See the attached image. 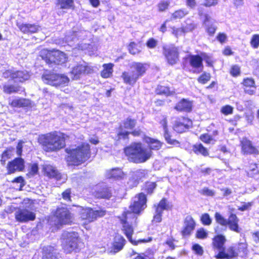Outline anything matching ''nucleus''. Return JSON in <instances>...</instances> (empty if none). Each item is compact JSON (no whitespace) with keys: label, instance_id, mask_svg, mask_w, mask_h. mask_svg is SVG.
Returning a JSON list of instances; mask_svg holds the SVG:
<instances>
[{"label":"nucleus","instance_id":"4d7b16f0","mask_svg":"<svg viewBox=\"0 0 259 259\" xmlns=\"http://www.w3.org/2000/svg\"><path fill=\"white\" fill-rule=\"evenodd\" d=\"M200 140L207 144H210V143H213V142H212L213 141L212 138L209 135L207 134H203L200 136Z\"/></svg>","mask_w":259,"mask_h":259},{"label":"nucleus","instance_id":"c756f323","mask_svg":"<svg viewBox=\"0 0 259 259\" xmlns=\"http://www.w3.org/2000/svg\"><path fill=\"white\" fill-rule=\"evenodd\" d=\"M226 241L225 236L219 235L215 236L212 239V245L214 248L222 249Z\"/></svg>","mask_w":259,"mask_h":259},{"label":"nucleus","instance_id":"49530a36","mask_svg":"<svg viewBox=\"0 0 259 259\" xmlns=\"http://www.w3.org/2000/svg\"><path fill=\"white\" fill-rule=\"evenodd\" d=\"M234 108L230 105H225L223 106L221 109V112L225 115H228L233 113Z\"/></svg>","mask_w":259,"mask_h":259},{"label":"nucleus","instance_id":"473e14b6","mask_svg":"<svg viewBox=\"0 0 259 259\" xmlns=\"http://www.w3.org/2000/svg\"><path fill=\"white\" fill-rule=\"evenodd\" d=\"M113 66L114 65L112 63L104 64L103 65V70L101 73V76L105 78L110 77L113 71Z\"/></svg>","mask_w":259,"mask_h":259},{"label":"nucleus","instance_id":"5701e85b","mask_svg":"<svg viewBox=\"0 0 259 259\" xmlns=\"http://www.w3.org/2000/svg\"><path fill=\"white\" fill-rule=\"evenodd\" d=\"M17 26L23 33H35L39 29L40 27L35 24H20L17 23Z\"/></svg>","mask_w":259,"mask_h":259},{"label":"nucleus","instance_id":"3c124183","mask_svg":"<svg viewBox=\"0 0 259 259\" xmlns=\"http://www.w3.org/2000/svg\"><path fill=\"white\" fill-rule=\"evenodd\" d=\"M207 232L203 228L198 229L196 233V237L199 239H205L207 238Z\"/></svg>","mask_w":259,"mask_h":259},{"label":"nucleus","instance_id":"69168bd1","mask_svg":"<svg viewBox=\"0 0 259 259\" xmlns=\"http://www.w3.org/2000/svg\"><path fill=\"white\" fill-rule=\"evenodd\" d=\"M23 144H24V142L22 141H20L19 142V143H18L17 146L16 147V154L19 156H20L22 155Z\"/></svg>","mask_w":259,"mask_h":259},{"label":"nucleus","instance_id":"bb28decb","mask_svg":"<svg viewBox=\"0 0 259 259\" xmlns=\"http://www.w3.org/2000/svg\"><path fill=\"white\" fill-rule=\"evenodd\" d=\"M145 142L147 144L149 150H158L162 145V143L160 141L150 137H147L145 139Z\"/></svg>","mask_w":259,"mask_h":259},{"label":"nucleus","instance_id":"5fc2aeb1","mask_svg":"<svg viewBox=\"0 0 259 259\" xmlns=\"http://www.w3.org/2000/svg\"><path fill=\"white\" fill-rule=\"evenodd\" d=\"M201 194L207 196H213L215 195V191L209 189L208 188L204 187L200 191Z\"/></svg>","mask_w":259,"mask_h":259},{"label":"nucleus","instance_id":"2f4dec72","mask_svg":"<svg viewBox=\"0 0 259 259\" xmlns=\"http://www.w3.org/2000/svg\"><path fill=\"white\" fill-rule=\"evenodd\" d=\"M54 247L51 246L43 248L42 259H57Z\"/></svg>","mask_w":259,"mask_h":259},{"label":"nucleus","instance_id":"1a4fd4ad","mask_svg":"<svg viewBox=\"0 0 259 259\" xmlns=\"http://www.w3.org/2000/svg\"><path fill=\"white\" fill-rule=\"evenodd\" d=\"M80 218L82 220H86L88 223L93 222L98 217H103L105 215V211L103 210H94L89 207H80Z\"/></svg>","mask_w":259,"mask_h":259},{"label":"nucleus","instance_id":"72a5a7b5","mask_svg":"<svg viewBox=\"0 0 259 259\" xmlns=\"http://www.w3.org/2000/svg\"><path fill=\"white\" fill-rule=\"evenodd\" d=\"M112 195V192L110 189L108 188H103L101 190L96 192L95 196L99 198L109 199Z\"/></svg>","mask_w":259,"mask_h":259},{"label":"nucleus","instance_id":"f257e3e1","mask_svg":"<svg viewBox=\"0 0 259 259\" xmlns=\"http://www.w3.org/2000/svg\"><path fill=\"white\" fill-rule=\"evenodd\" d=\"M147 199L146 195L141 193L136 196L133 203L130 206V210L124 212L120 219L122 224V231L129 241L134 245H137L139 243H146L152 241V238L149 237L146 239L133 240L132 238L134 232L133 227L129 224L131 218H135L136 214H139L146 207Z\"/></svg>","mask_w":259,"mask_h":259},{"label":"nucleus","instance_id":"7c9ffc66","mask_svg":"<svg viewBox=\"0 0 259 259\" xmlns=\"http://www.w3.org/2000/svg\"><path fill=\"white\" fill-rule=\"evenodd\" d=\"M190 64L195 68H200L201 71L203 68L202 57L198 55L191 56L190 58Z\"/></svg>","mask_w":259,"mask_h":259},{"label":"nucleus","instance_id":"20e7f679","mask_svg":"<svg viewBox=\"0 0 259 259\" xmlns=\"http://www.w3.org/2000/svg\"><path fill=\"white\" fill-rule=\"evenodd\" d=\"M67 161L69 165H79L89 159L91 156L90 147L88 143H82L66 149Z\"/></svg>","mask_w":259,"mask_h":259},{"label":"nucleus","instance_id":"39448f33","mask_svg":"<svg viewBox=\"0 0 259 259\" xmlns=\"http://www.w3.org/2000/svg\"><path fill=\"white\" fill-rule=\"evenodd\" d=\"M130 68V71H124L122 73L121 77L125 83L133 85L145 73L147 65L146 64L134 62L132 64Z\"/></svg>","mask_w":259,"mask_h":259},{"label":"nucleus","instance_id":"7ed1b4c3","mask_svg":"<svg viewBox=\"0 0 259 259\" xmlns=\"http://www.w3.org/2000/svg\"><path fill=\"white\" fill-rule=\"evenodd\" d=\"M124 152L128 160L136 163L145 162L152 155V152L144 147L141 143H132L124 148Z\"/></svg>","mask_w":259,"mask_h":259},{"label":"nucleus","instance_id":"cd10ccee","mask_svg":"<svg viewBox=\"0 0 259 259\" xmlns=\"http://www.w3.org/2000/svg\"><path fill=\"white\" fill-rule=\"evenodd\" d=\"M125 240L120 235H117L115 237L113 244L114 252L116 253L121 250L125 244Z\"/></svg>","mask_w":259,"mask_h":259},{"label":"nucleus","instance_id":"79ce46f5","mask_svg":"<svg viewBox=\"0 0 259 259\" xmlns=\"http://www.w3.org/2000/svg\"><path fill=\"white\" fill-rule=\"evenodd\" d=\"M259 173V170L256 164H251L247 171L248 175L250 177H254Z\"/></svg>","mask_w":259,"mask_h":259},{"label":"nucleus","instance_id":"37998d69","mask_svg":"<svg viewBox=\"0 0 259 259\" xmlns=\"http://www.w3.org/2000/svg\"><path fill=\"white\" fill-rule=\"evenodd\" d=\"M170 4L169 1H162L157 5V8L159 12H164L166 10Z\"/></svg>","mask_w":259,"mask_h":259},{"label":"nucleus","instance_id":"864d4df0","mask_svg":"<svg viewBox=\"0 0 259 259\" xmlns=\"http://www.w3.org/2000/svg\"><path fill=\"white\" fill-rule=\"evenodd\" d=\"M201 221L204 225H210L211 223V219L208 213L203 214L201 217Z\"/></svg>","mask_w":259,"mask_h":259},{"label":"nucleus","instance_id":"052dcab7","mask_svg":"<svg viewBox=\"0 0 259 259\" xmlns=\"http://www.w3.org/2000/svg\"><path fill=\"white\" fill-rule=\"evenodd\" d=\"M55 51H56L55 50L49 51V54H48V55H47V58L46 60V62L47 63H53L54 62V60H55L54 58Z\"/></svg>","mask_w":259,"mask_h":259},{"label":"nucleus","instance_id":"de8ad7c7","mask_svg":"<svg viewBox=\"0 0 259 259\" xmlns=\"http://www.w3.org/2000/svg\"><path fill=\"white\" fill-rule=\"evenodd\" d=\"M210 79V74L208 73H204L198 78V81L201 83L205 84Z\"/></svg>","mask_w":259,"mask_h":259},{"label":"nucleus","instance_id":"4c0bfd02","mask_svg":"<svg viewBox=\"0 0 259 259\" xmlns=\"http://www.w3.org/2000/svg\"><path fill=\"white\" fill-rule=\"evenodd\" d=\"M188 14V11L185 9H179L174 12L171 16V20L180 19L184 18L185 16Z\"/></svg>","mask_w":259,"mask_h":259},{"label":"nucleus","instance_id":"2eb2a0df","mask_svg":"<svg viewBox=\"0 0 259 259\" xmlns=\"http://www.w3.org/2000/svg\"><path fill=\"white\" fill-rule=\"evenodd\" d=\"M16 220L19 222H26L33 221L35 214L27 209H18L15 213Z\"/></svg>","mask_w":259,"mask_h":259},{"label":"nucleus","instance_id":"603ef678","mask_svg":"<svg viewBox=\"0 0 259 259\" xmlns=\"http://www.w3.org/2000/svg\"><path fill=\"white\" fill-rule=\"evenodd\" d=\"M202 60H204L209 66H212L213 63V60L212 59L211 57L208 56L206 53H201V54Z\"/></svg>","mask_w":259,"mask_h":259},{"label":"nucleus","instance_id":"13d9d810","mask_svg":"<svg viewBox=\"0 0 259 259\" xmlns=\"http://www.w3.org/2000/svg\"><path fill=\"white\" fill-rule=\"evenodd\" d=\"M171 29L172 34H174L176 37H178L179 36L181 35L183 33H185L184 31V28L182 27L180 28L172 27H171Z\"/></svg>","mask_w":259,"mask_h":259},{"label":"nucleus","instance_id":"4468645a","mask_svg":"<svg viewBox=\"0 0 259 259\" xmlns=\"http://www.w3.org/2000/svg\"><path fill=\"white\" fill-rule=\"evenodd\" d=\"M136 120L132 119L131 118H127L125 120L123 123V125H120L118 132L117 137L118 140L121 139H126L127 138L129 133L123 130V128L125 129L131 130L136 125Z\"/></svg>","mask_w":259,"mask_h":259},{"label":"nucleus","instance_id":"dca6fc26","mask_svg":"<svg viewBox=\"0 0 259 259\" xmlns=\"http://www.w3.org/2000/svg\"><path fill=\"white\" fill-rule=\"evenodd\" d=\"M8 174L14 173L16 171H22L24 168V161L21 158H16L9 162L7 165Z\"/></svg>","mask_w":259,"mask_h":259},{"label":"nucleus","instance_id":"f3484780","mask_svg":"<svg viewBox=\"0 0 259 259\" xmlns=\"http://www.w3.org/2000/svg\"><path fill=\"white\" fill-rule=\"evenodd\" d=\"M147 174V170L145 169H139L134 172L129 180L128 184L132 187L137 186L140 181L145 178Z\"/></svg>","mask_w":259,"mask_h":259},{"label":"nucleus","instance_id":"f704fd0d","mask_svg":"<svg viewBox=\"0 0 259 259\" xmlns=\"http://www.w3.org/2000/svg\"><path fill=\"white\" fill-rule=\"evenodd\" d=\"M55 60L54 63L57 64H63L66 62L67 57L62 52L56 50L54 53Z\"/></svg>","mask_w":259,"mask_h":259},{"label":"nucleus","instance_id":"ddd939ff","mask_svg":"<svg viewBox=\"0 0 259 259\" xmlns=\"http://www.w3.org/2000/svg\"><path fill=\"white\" fill-rule=\"evenodd\" d=\"M93 71V68L90 66L84 65H77L74 67L70 73L71 78L76 80L84 73L89 74Z\"/></svg>","mask_w":259,"mask_h":259},{"label":"nucleus","instance_id":"a18cd8bd","mask_svg":"<svg viewBox=\"0 0 259 259\" xmlns=\"http://www.w3.org/2000/svg\"><path fill=\"white\" fill-rule=\"evenodd\" d=\"M156 93L158 94H164L167 96L172 94L168 88L163 86L158 87L156 90Z\"/></svg>","mask_w":259,"mask_h":259},{"label":"nucleus","instance_id":"9b49d317","mask_svg":"<svg viewBox=\"0 0 259 259\" xmlns=\"http://www.w3.org/2000/svg\"><path fill=\"white\" fill-rule=\"evenodd\" d=\"M3 76L6 78H11L15 82H23L29 78L30 75L26 71L8 70L4 72Z\"/></svg>","mask_w":259,"mask_h":259},{"label":"nucleus","instance_id":"c03bdc74","mask_svg":"<svg viewBox=\"0 0 259 259\" xmlns=\"http://www.w3.org/2000/svg\"><path fill=\"white\" fill-rule=\"evenodd\" d=\"M250 45L254 49H257L259 47V34H256L252 35L250 39Z\"/></svg>","mask_w":259,"mask_h":259},{"label":"nucleus","instance_id":"e2e57ef3","mask_svg":"<svg viewBox=\"0 0 259 259\" xmlns=\"http://www.w3.org/2000/svg\"><path fill=\"white\" fill-rule=\"evenodd\" d=\"M193 249L195 253L198 255H202L203 253L202 247L198 244H194L193 246Z\"/></svg>","mask_w":259,"mask_h":259},{"label":"nucleus","instance_id":"c9c22d12","mask_svg":"<svg viewBox=\"0 0 259 259\" xmlns=\"http://www.w3.org/2000/svg\"><path fill=\"white\" fill-rule=\"evenodd\" d=\"M193 150L196 154H201L204 156L208 155V151L202 144H195L193 147Z\"/></svg>","mask_w":259,"mask_h":259},{"label":"nucleus","instance_id":"a878e982","mask_svg":"<svg viewBox=\"0 0 259 259\" xmlns=\"http://www.w3.org/2000/svg\"><path fill=\"white\" fill-rule=\"evenodd\" d=\"M125 174L122 170L119 168H115L107 171L106 177L108 178H112L116 180L123 179Z\"/></svg>","mask_w":259,"mask_h":259},{"label":"nucleus","instance_id":"aec40b11","mask_svg":"<svg viewBox=\"0 0 259 259\" xmlns=\"http://www.w3.org/2000/svg\"><path fill=\"white\" fill-rule=\"evenodd\" d=\"M44 175L50 178H55L58 180L61 176L58 170L54 166L50 164H45L42 166Z\"/></svg>","mask_w":259,"mask_h":259},{"label":"nucleus","instance_id":"8fccbe9b","mask_svg":"<svg viewBox=\"0 0 259 259\" xmlns=\"http://www.w3.org/2000/svg\"><path fill=\"white\" fill-rule=\"evenodd\" d=\"M243 85H244L245 88H252L256 89L255 86V82L252 78H247L244 79L243 80Z\"/></svg>","mask_w":259,"mask_h":259},{"label":"nucleus","instance_id":"f03ea898","mask_svg":"<svg viewBox=\"0 0 259 259\" xmlns=\"http://www.w3.org/2000/svg\"><path fill=\"white\" fill-rule=\"evenodd\" d=\"M38 142L46 152H56L65 146V135L56 132L40 135Z\"/></svg>","mask_w":259,"mask_h":259},{"label":"nucleus","instance_id":"c85d7f7f","mask_svg":"<svg viewBox=\"0 0 259 259\" xmlns=\"http://www.w3.org/2000/svg\"><path fill=\"white\" fill-rule=\"evenodd\" d=\"M228 225H229L230 230L237 233L240 232V229L238 227V220L235 214H231L228 219Z\"/></svg>","mask_w":259,"mask_h":259},{"label":"nucleus","instance_id":"e433bc0d","mask_svg":"<svg viewBox=\"0 0 259 259\" xmlns=\"http://www.w3.org/2000/svg\"><path fill=\"white\" fill-rule=\"evenodd\" d=\"M57 5L62 9H71L74 5L73 0H56Z\"/></svg>","mask_w":259,"mask_h":259},{"label":"nucleus","instance_id":"9d476101","mask_svg":"<svg viewBox=\"0 0 259 259\" xmlns=\"http://www.w3.org/2000/svg\"><path fill=\"white\" fill-rule=\"evenodd\" d=\"M155 213L152 220V223H160L162 221V214L163 210L170 209L171 207V205L165 199H162L158 204L154 205Z\"/></svg>","mask_w":259,"mask_h":259},{"label":"nucleus","instance_id":"09e8293b","mask_svg":"<svg viewBox=\"0 0 259 259\" xmlns=\"http://www.w3.org/2000/svg\"><path fill=\"white\" fill-rule=\"evenodd\" d=\"M128 50L131 54L135 55L139 53L140 50L138 48L137 45L134 42H131L128 46Z\"/></svg>","mask_w":259,"mask_h":259},{"label":"nucleus","instance_id":"ea45409f","mask_svg":"<svg viewBox=\"0 0 259 259\" xmlns=\"http://www.w3.org/2000/svg\"><path fill=\"white\" fill-rule=\"evenodd\" d=\"M219 250V252L218 254L215 255L214 257L217 259H224L226 258H229L232 257L233 256V253H231L229 254L225 251V248H223L222 249H218Z\"/></svg>","mask_w":259,"mask_h":259},{"label":"nucleus","instance_id":"0eeeda50","mask_svg":"<svg viewBox=\"0 0 259 259\" xmlns=\"http://www.w3.org/2000/svg\"><path fill=\"white\" fill-rule=\"evenodd\" d=\"M41 78L44 83L56 87L67 85L70 80L68 76L64 74L51 72L44 73Z\"/></svg>","mask_w":259,"mask_h":259},{"label":"nucleus","instance_id":"a211bd4d","mask_svg":"<svg viewBox=\"0 0 259 259\" xmlns=\"http://www.w3.org/2000/svg\"><path fill=\"white\" fill-rule=\"evenodd\" d=\"M242 152L244 154H258V150L252 145L251 142L246 138H243L241 141Z\"/></svg>","mask_w":259,"mask_h":259},{"label":"nucleus","instance_id":"4be33fe9","mask_svg":"<svg viewBox=\"0 0 259 259\" xmlns=\"http://www.w3.org/2000/svg\"><path fill=\"white\" fill-rule=\"evenodd\" d=\"M203 24L209 35H212L215 33L216 26L214 25V20L207 14L204 15Z\"/></svg>","mask_w":259,"mask_h":259},{"label":"nucleus","instance_id":"bf43d9fd","mask_svg":"<svg viewBox=\"0 0 259 259\" xmlns=\"http://www.w3.org/2000/svg\"><path fill=\"white\" fill-rule=\"evenodd\" d=\"M156 187V184L154 182L148 183L146 184L145 190L148 193H152Z\"/></svg>","mask_w":259,"mask_h":259},{"label":"nucleus","instance_id":"58836bf2","mask_svg":"<svg viewBox=\"0 0 259 259\" xmlns=\"http://www.w3.org/2000/svg\"><path fill=\"white\" fill-rule=\"evenodd\" d=\"M19 87L18 85L5 84L3 87V91L5 93L11 94L19 91Z\"/></svg>","mask_w":259,"mask_h":259},{"label":"nucleus","instance_id":"774afa93","mask_svg":"<svg viewBox=\"0 0 259 259\" xmlns=\"http://www.w3.org/2000/svg\"><path fill=\"white\" fill-rule=\"evenodd\" d=\"M218 0H204L203 5L206 7H211L218 4Z\"/></svg>","mask_w":259,"mask_h":259},{"label":"nucleus","instance_id":"6ab92c4d","mask_svg":"<svg viewBox=\"0 0 259 259\" xmlns=\"http://www.w3.org/2000/svg\"><path fill=\"white\" fill-rule=\"evenodd\" d=\"M195 227V222L190 215L186 217L184 221V228L182 231L183 236H188L191 234Z\"/></svg>","mask_w":259,"mask_h":259},{"label":"nucleus","instance_id":"423d86ee","mask_svg":"<svg viewBox=\"0 0 259 259\" xmlns=\"http://www.w3.org/2000/svg\"><path fill=\"white\" fill-rule=\"evenodd\" d=\"M62 239L63 249L66 253L77 252L79 250L78 236L75 232H64Z\"/></svg>","mask_w":259,"mask_h":259},{"label":"nucleus","instance_id":"0e129e2a","mask_svg":"<svg viewBox=\"0 0 259 259\" xmlns=\"http://www.w3.org/2000/svg\"><path fill=\"white\" fill-rule=\"evenodd\" d=\"M184 28V31L185 33L190 32L194 30L195 28V25L193 23L187 24L186 26H183Z\"/></svg>","mask_w":259,"mask_h":259},{"label":"nucleus","instance_id":"b1692460","mask_svg":"<svg viewBox=\"0 0 259 259\" xmlns=\"http://www.w3.org/2000/svg\"><path fill=\"white\" fill-rule=\"evenodd\" d=\"M192 108V102L183 99L177 104L175 109L179 111L190 112Z\"/></svg>","mask_w":259,"mask_h":259},{"label":"nucleus","instance_id":"393cba45","mask_svg":"<svg viewBox=\"0 0 259 259\" xmlns=\"http://www.w3.org/2000/svg\"><path fill=\"white\" fill-rule=\"evenodd\" d=\"M161 125L163 126L164 131V138L167 142V143L170 145L179 146V142L174 139H172L170 138V136L168 133L167 128V122L165 119H163L160 122Z\"/></svg>","mask_w":259,"mask_h":259},{"label":"nucleus","instance_id":"680f3d73","mask_svg":"<svg viewBox=\"0 0 259 259\" xmlns=\"http://www.w3.org/2000/svg\"><path fill=\"white\" fill-rule=\"evenodd\" d=\"M12 153V150H11L10 149L4 151L2 154L1 161L5 162L7 159L10 158Z\"/></svg>","mask_w":259,"mask_h":259},{"label":"nucleus","instance_id":"a19ab883","mask_svg":"<svg viewBox=\"0 0 259 259\" xmlns=\"http://www.w3.org/2000/svg\"><path fill=\"white\" fill-rule=\"evenodd\" d=\"M216 222L223 226H227L228 225V221L225 219L220 213L216 212L214 215Z\"/></svg>","mask_w":259,"mask_h":259},{"label":"nucleus","instance_id":"f8f14e48","mask_svg":"<svg viewBox=\"0 0 259 259\" xmlns=\"http://www.w3.org/2000/svg\"><path fill=\"white\" fill-rule=\"evenodd\" d=\"M163 54L169 64H175L179 60L178 49L176 47L169 46L164 47Z\"/></svg>","mask_w":259,"mask_h":259},{"label":"nucleus","instance_id":"6e6d98bb","mask_svg":"<svg viewBox=\"0 0 259 259\" xmlns=\"http://www.w3.org/2000/svg\"><path fill=\"white\" fill-rule=\"evenodd\" d=\"M37 172H38L37 165L35 163H34V164L30 165L29 169V172L27 175L29 177H31V176H33L37 174Z\"/></svg>","mask_w":259,"mask_h":259},{"label":"nucleus","instance_id":"6e6552de","mask_svg":"<svg viewBox=\"0 0 259 259\" xmlns=\"http://www.w3.org/2000/svg\"><path fill=\"white\" fill-rule=\"evenodd\" d=\"M56 225L58 226L70 224L73 221V215L65 207H59L56 211Z\"/></svg>","mask_w":259,"mask_h":259},{"label":"nucleus","instance_id":"338daca9","mask_svg":"<svg viewBox=\"0 0 259 259\" xmlns=\"http://www.w3.org/2000/svg\"><path fill=\"white\" fill-rule=\"evenodd\" d=\"M240 68L237 65H234L232 67L230 73L233 76L238 75L240 73Z\"/></svg>","mask_w":259,"mask_h":259},{"label":"nucleus","instance_id":"412c9836","mask_svg":"<svg viewBox=\"0 0 259 259\" xmlns=\"http://www.w3.org/2000/svg\"><path fill=\"white\" fill-rule=\"evenodd\" d=\"M191 121L187 118H183L182 121H176L174 125V130L178 133L186 131L191 125Z\"/></svg>","mask_w":259,"mask_h":259}]
</instances>
